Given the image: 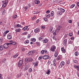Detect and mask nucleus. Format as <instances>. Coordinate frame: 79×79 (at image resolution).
Listing matches in <instances>:
<instances>
[{"instance_id":"ddd939ff","label":"nucleus","mask_w":79,"mask_h":79,"mask_svg":"<svg viewBox=\"0 0 79 79\" xmlns=\"http://www.w3.org/2000/svg\"><path fill=\"white\" fill-rule=\"evenodd\" d=\"M60 64L62 66H63L65 64V62H64V61H62V62H61Z\"/></svg>"},{"instance_id":"c9c22d12","label":"nucleus","mask_w":79,"mask_h":79,"mask_svg":"<svg viewBox=\"0 0 79 79\" xmlns=\"http://www.w3.org/2000/svg\"><path fill=\"white\" fill-rule=\"evenodd\" d=\"M17 17V15H14L13 16V18L14 19H16V18Z\"/></svg>"},{"instance_id":"49530a36","label":"nucleus","mask_w":79,"mask_h":79,"mask_svg":"<svg viewBox=\"0 0 79 79\" xmlns=\"http://www.w3.org/2000/svg\"><path fill=\"white\" fill-rule=\"evenodd\" d=\"M16 27H21V25L18 24H17L16 26Z\"/></svg>"},{"instance_id":"f8f14e48","label":"nucleus","mask_w":79,"mask_h":79,"mask_svg":"<svg viewBox=\"0 0 79 79\" xmlns=\"http://www.w3.org/2000/svg\"><path fill=\"white\" fill-rule=\"evenodd\" d=\"M33 60V59L32 58H29L28 59V63L29 62H32V61Z\"/></svg>"},{"instance_id":"ea45409f","label":"nucleus","mask_w":79,"mask_h":79,"mask_svg":"<svg viewBox=\"0 0 79 79\" xmlns=\"http://www.w3.org/2000/svg\"><path fill=\"white\" fill-rule=\"evenodd\" d=\"M60 60V56H58L56 59V60Z\"/></svg>"},{"instance_id":"1a4fd4ad","label":"nucleus","mask_w":79,"mask_h":79,"mask_svg":"<svg viewBox=\"0 0 79 79\" xmlns=\"http://www.w3.org/2000/svg\"><path fill=\"white\" fill-rule=\"evenodd\" d=\"M39 32H40V30L38 28H36L34 30V32L35 33H37Z\"/></svg>"},{"instance_id":"4c0bfd02","label":"nucleus","mask_w":79,"mask_h":79,"mask_svg":"<svg viewBox=\"0 0 79 79\" xmlns=\"http://www.w3.org/2000/svg\"><path fill=\"white\" fill-rule=\"evenodd\" d=\"M37 64H38V61H37L35 64L34 66H37Z\"/></svg>"},{"instance_id":"c85d7f7f","label":"nucleus","mask_w":79,"mask_h":79,"mask_svg":"<svg viewBox=\"0 0 79 79\" xmlns=\"http://www.w3.org/2000/svg\"><path fill=\"white\" fill-rule=\"evenodd\" d=\"M32 51H30L28 52V55L29 54L30 55H32Z\"/></svg>"},{"instance_id":"a19ab883","label":"nucleus","mask_w":79,"mask_h":79,"mask_svg":"<svg viewBox=\"0 0 79 79\" xmlns=\"http://www.w3.org/2000/svg\"><path fill=\"white\" fill-rule=\"evenodd\" d=\"M77 71H79V65H77Z\"/></svg>"},{"instance_id":"13d9d810","label":"nucleus","mask_w":79,"mask_h":79,"mask_svg":"<svg viewBox=\"0 0 79 79\" xmlns=\"http://www.w3.org/2000/svg\"><path fill=\"white\" fill-rule=\"evenodd\" d=\"M28 34V33H27V32H26L23 33V35H26V34Z\"/></svg>"},{"instance_id":"f704fd0d","label":"nucleus","mask_w":79,"mask_h":79,"mask_svg":"<svg viewBox=\"0 0 79 79\" xmlns=\"http://www.w3.org/2000/svg\"><path fill=\"white\" fill-rule=\"evenodd\" d=\"M3 43V40L0 38V45Z\"/></svg>"},{"instance_id":"a878e982","label":"nucleus","mask_w":79,"mask_h":79,"mask_svg":"<svg viewBox=\"0 0 79 79\" xmlns=\"http://www.w3.org/2000/svg\"><path fill=\"white\" fill-rule=\"evenodd\" d=\"M29 68V67H28V66L26 65L25 66L24 68V70H27V69H28V68Z\"/></svg>"},{"instance_id":"6ab92c4d","label":"nucleus","mask_w":79,"mask_h":79,"mask_svg":"<svg viewBox=\"0 0 79 79\" xmlns=\"http://www.w3.org/2000/svg\"><path fill=\"white\" fill-rule=\"evenodd\" d=\"M6 5H7V4L4 3L2 4V6L3 8H5Z\"/></svg>"},{"instance_id":"8fccbe9b","label":"nucleus","mask_w":79,"mask_h":79,"mask_svg":"<svg viewBox=\"0 0 79 79\" xmlns=\"http://www.w3.org/2000/svg\"><path fill=\"white\" fill-rule=\"evenodd\" d=\"M0 79H3V76L1 74H0Z\"/></svg>"},{"instance_id":"72a5a7b5","label":"nucleus","mask_w":79,"mask_h":79,"mask_svg":"<svg viewBox=\"0 0 79 79\" xmlns=\"http://www.w3.org/2000/svg\"><path fill=\"white\" fill-rule=\"evenodd\" d=\"M44 19L45 22H47L48 21V19L46 17L44 18Z\"/></svg>"},{"instance_id":"20e7f679","label":"nucleus","mask_w":79,"mask_h":79,"mask_svg":"<svg viewBox=\"0 0 79 79\" xmlns=\"http://www.w3.org/2000/svg\"><path fill=\"white\" fill-rule=\"evenodd\" d=\"M9 43H7L4 44L3 45V47L4 48H7L9 47Z\"/></svg>"},{"instance_id":"a211bd4d","label":"nucleus","mask_w":79,"mask_h":79,"mask_svg":"<svg viewBox=\"0 0 79 79\" xmlns=\"http://www.w3.org/2000/svg\"><path fill=\"white\" fill-rule=\"evenodd\" d=\"M7 38L9 40L11 39V35H8L7 36Z\"/></svg>"},{"instance_id":"39448f33","label":"nucleus","mask_w":79,"mask_h":79,"mask_svg":"<svg viewBox=\"0 0 79 79\" xmlns=\"http://www.w3.org/2000/svg\"><path fill=\"white\" fill-rule=\"evenodd\" d=\"M43 58L44 60H47L50 58V56H49L44 55L43 56Z\"/></svg>"},{"instance_id":"338daca9","label":"nucleus","mask_w":79,"mask_h":79,"mask_svg":"<svg viewBox=\"0 0 79 79\" xmlns=\"http://www.w3.org/2000/svg\"><path fill=\"white\" fill-rule=\"evenodd\" d=\"M71 40H74V37H72L71 38Z\"/></svg>"},{"instance_id":"2f4dec72","label":"nucleus","mask_w":79,"mask_h":79,"mask_svg":"<svg viewBox=\"0 0 79 79\" xmlns=\"http://www.w3.org/2000/svg\"><path fill=\"white\" fill-rule=\"evenodd\" d=\"M10 45H15L16 44V42H13L12 43H9Z\"/></svg>"},{"instance_id":"f03ea898","label":"nucleus","mask_w":79,"mask_h":79,"mask_svg":"<svg viewBox=\"0 0 79 79\" xmlns=\"http://www.w3.org/2000/svg\"><path fill=\"white\" fill-rule=\"evenodd\" d=\"M23 60H20L17 64L18 67H19V66H21L22 64H23Z\"/></svg>"},{"instance_id":"7c9ffc66","label":"nucleus","mask_w":79,"mask_h":79,"mask_svg":"<svg viewBox=\"0 0 79 79\" xmlns=\"http://www.w3.org/2000/svg\"><path fill=\"white\" fill-rule=\"evenodd\" d=\"M32 71V69L31 68H30L28 70V73H31V72Z\"/></svg>"},{"instance_id":"37998d69","label":"nucleus","mask_w":79,"mask_h":79,"mask_svg":"<svg viewBox=\"0 0 79 79\" xmlns=\"http://www.w3.org/2000/svg\"><path fill=\"white\" fill-rule=\"evenodd\" d=\"M28 43H29V40H27L25 41V44H28Z\"/></svg>"},{"instance_id":"09e8293b","label":"nucleus","mask_w":79,"mask_h":79,"mask_svg":"<svg viewBox=\"0 0 79 79\" xmlns=\"http://www.w3.org/2000/svg\"><path fill=\"white\" fill-rule=\"evenodd\" d=\"M69 44H73V42H72V41H71V40H69Z\"/></svg>"},{"instance_id":"5fc2aeb1","label":"nucleus","mask_w":79,"mask_h":79,"mask_svg":"<svg viewBox=\"0 0 79 79\" xmlns=\"http://www.w3.org/2000/svg\"><path fill=\"white\" fill-rule=\"evenodd\" d=\"M8 0H6L5 3L7 5L8 4Z\"/></svg>"},{"instance_id":"b1692460","label":"nucleus","mask_w":79,"mask_h":79,"mask_svg":"<svg viewBox=\"0 0 79 79\" xmlns=\"http://www.w3.org/2000/svg\"><path fill=\"white\" fill-rule=\"evenodd\" d=\"M39 40H43V39H44V37H40L39 38Z\"/></svg>"},{"instance_id":"aec40b11","label":"nucleus","mask_w":79,"mask_h":79,"mask_svg":"<svg viewBox=\"0 0 79 79\" xmlns=\"http://www.w3.org/2000/svg\"><path fill=\"white\" fill-rule=\"evenodd\" d=\"M53 15H54V12H53V11H52L51 13V17H53Z\"/></svg>"},{"instance_id":"de8ad7c7","label":"nucleus","mask_w":79,"mask_h":79,"mask_svg":"<svg viewBox=\"0 0 79 79\" xmlns=\"http://www.w3.org/2000/svg\"><path fill=\"white\" fill-rule=\"evenodd\" d=\"M5 10L4 9L2 12V14L5 15Z\"/></svg>"},{"instance_id":"e2e57ef3","label":"nucleus","mask_w":79,"mask_h":79,"mask_svg":"<svg viewBox=\"0 0 79 79\" xmlns=\"http://www.w3.org/2000/svg\"><path fill=\"white\" fill-rule=\"evenodd\" d=\"M32 52V54H33V53H35V50H34L33 51H31Z\"/></svg>"},{"instance_id":"5701e85b","label":"nucleus","mask_w":79,"mask_h":79,"mask_svg":"<svg viewBox=\"0 0 79 79\" xmlns=\"http://www.w3.org/2000/svg\"><path fill=\"white\" fill-rule=\"evenodd\" d=\"M3 46L1 45L0 46V50H3Z\"/></svg>"},{"instance_id":"4d7b16f0","label":"nucleus","mask_w":79,"mask_h":79,"mask_svg":"<svg viewBox=\"0 0 79 79\" xmlns=\"http://www.w3.org/2000/svg\"><path fill=\"white\" fill-rule=\"evenodd\" d=\"M33 13L35 14H38V13H39V12H38V13H37V12L35 11H33Z\"/></svg>"},{"instance_id":"9b49d317","label":"nucleus","mask_w":79,"mask_h":79,"mask_svg":"<svg viewBox=\"0 0 79 79\" xmlns=\"http://www.w3.org/2000/svg\"><path fill=\"white\" fill-rule=\"evenodd\" d=\"M56 60H54V61L53 62L52 64H51V65H53L54 66H56Z\"/></svg>"},{"instance_id":"c756f323","label":"nucleus","mask_w":79,"mask_h":79,"mask_svg":"<svg viewBox=\"0 0 79 79\" xmlns=\"http://www.w3.org/2000/svg\"><path fill=\"white\" fill-rule=\"evenodd\" d=\"M42 58H43V56H40L38 58V60H40L42 59Z\"/></svg>"},{"instance_id":"423d86ee","label":"nucleus","mask_w":79,"mask_h":79,"mask_svg":"<svg viewBox=\"0 0 79 79\" xmlns=\"http://www.w3.org/2000/svg\"><path fill=\"white\" fill-rule=\"evenodd\" d=\"M48 41H49V40H48V39H46L43 40V43L46 44L47 43H48Z\"/></svg>"},{"instance_id":"473e14b6","label":"nucleus","mask_w":79,"mask_h":79,"mask_svg":"<svg viewBox=\"0 0 79 79\" xmlns=\"http://www.w3.org/2000/svg\"><path fill=\"white\" fill-rule=\"evenodd\" d=\"M62 27L61 26H60L57 27V30H60V29H61Z\"/></svg>"},{"instance_id":"6e6552de","label":"nucleus","mask_w":79,"mask_h":79,"mask_svg":"<svg viewBox=\"0 0 79 79\" xmlns=\"http://www.w3.org/2000/svg\"><path fill=\"white\" fill-rule=\"evenodd\" d=\"M67 41H68V40L65 39L64 41L63 45L64 46H66V43H67Z\"/></svg>"},{"instance_id":"412c9836","label":"nucleus","mask_w":79,"mask_h":79,"mask_svg":"<svg viewBox=\"0 0 79 79\" xmlns=\"http://www.w3.org/2000/svg\"><path fill=\"white\" fill-rule=\"evenodd\" d=\"M18 56V54L17 53L15 55L13 56V58H16Z\"/></svg>"},{"instance_id":"69168bd1","label":"nucleus","mask_w":79,"mask_h":79,"mask_svg":"<svg viewBox=\"0 0 79 79\" xmlns=\"http://www.w3.org/2000/svg\"><path fill=\"white\" fill-rule=\"evenodd\" d=\"M41 27L42 29H45V26H42Z\"/></svg>"},{"instance_id":"c03bdc74","label":"nucleus","mask_w":79,"mask_h":79,"mask_svg":"<svg viewBox=\"0 0 79 79\" xmlns=\"http://www.w3.org/2000/svg\"><path fill=\"white\" fill-rule=\"evenodd\" d=\"M28 7H25L24 8V9L25 10V11H26V10H27V9H28Z\"/></svg>"},{"instance_id":"cd10ccee","label":"nucleus","mask_w":79,"mask_h":79,"mask_svg":"<svg viewBox=\"0 0 79 79\" xmlns=\"http://www.w3.org/2000/svg\"><path fill=\"white\" fill-rule=\"evenodd\" d=\"M75 56H78L79 55V52H75Z\"/></svg>"},{"instance_id":"4be33fe9","label":"nucleus","mask_w":79,"mask_h":79,"mask_svg":"<svg viewBox=\"0 0 79 79\" xmlns=\"http://www.w3.org/2000/svg\"><path fill=\"white\" fill-rule=\"evenodd\" d=\"M20 31H21V29L20 28H18L16 29L15 30V31L17 32H19Z\"/></svg>"},{"instance_id":"774afa93","label":"nucleus","mask_w":79,"mask_h":79,"mask_svg":"<svg viewBox=\"0 0 79 79\" xmlns=\"http://www.w3.org/2000/svg\"><path fill=\"white\" fill-rule=\"evenodd\" d=\"M77 5L78 6H79V2H77Z\"/></svg>"},{"instance_id":"e433bc0d","label":"nucleus","mask_w":79,"mask_h":79,"mask_svg":"<svg viewBox=\"0 0 79 79\" xmlns=\"http://www.w3.org/2000/svg\"><path fill=\"white\" fill-rule=\"evenodd\" d=\"M21 74H18L17 76V78H19V77H21Z\"/></svg>"},{"instance_id":"79ce46f5","label":"nucleus","mask_w":79,"mask_h":79,"mask_svg":"<svg viewBox=\"0 0 79 79\" xmlns=\"http://www.w3.org/2000/svg\"><path fill=\"white\" fill-rule=\"evenodd\" d=\"M53 28L52 27H51L50 29V30L51 31V32L52 33L53 32V31H52V30L53 29Z\"/></svg>"},{"instance_id":"4468645a","label":"nucleus","mask_w":79,"mask_h":79,"mask_svg":"<svg viewBox=\"0 0 79 79\" xmlns=\"http://www.w3.org/2000/svg\"><path fill=\"white\" fill-rule=\"evenodd\" d=\"M10 32V31H9V30H7L5 32H4L3 34L4 35V36H5L6 35V34H7L8 32Z\"/></svg>"},{"instance_id":"58836bf2","label":"nucleus","mask_w":79,"mask_h":79,"mask_svg":"<svg viewBox=\"0 0 79 79\" xmlns=\"http://www.w3.org/2000/svg\"><path fill=\"white\" fill-rule=\"evenodd\" d=\"M69 37H71L73 35V34L71 33H70L69 34Z\"/></svg>"},{"instance_id":"864d4df0","label":"nucleus","mask_w":79,"mask_h":79,"mask_svg":"<svg viewBox=\"0 0 79 79\" xmlns=\"http://www.w3.org/2000/svg\"><path fill=\"white\" fill-rule=\"evenodd\" d=\"M25 48H22V50L23 52L25 51Z\"/></svg>"},{"instance_id":"7ed1b4c3","label":"nucleus","mask_w":79,"mask_h":79,"mask_svg":"<svg viewBox=\"0 0 79 79\" xmlns=\"http://www.w3.org/2000/svg\"><path fill=\"white\" fill-rule=\"evenodd\" d=\"M51 52H54L56 50V46L55 45H53L51 47Z\"/></svg>"},{"instance_id":"680f3d73","label":"nucleus","mask_w":79,"mask_h":79,"mask_svg":"<svg viewBox=\"0 0 79 79\" xmlns=\"http://www.w3.org/2000/svg\"><path fill=\"white\" fill-rule=\"evenodd\" d=\"M70 63V61H69V60L67 61V64H69Z\"/></svg>"},{"instance_id":"bb28decb","label":"nucleus","mask_w":79,"mask_h":79,"mask_svg":"<svg viewBox=\"0 0 79 79\" xmlns=\"http://www.w3.org/2000/svg\"><path fill=\"white\" fill-rule=\"evenodd\" d=\"M75 6V4H72L71 5L70 7V8H74Z\"/></svg>"},{"instance_id":"bf43d9fd","label":"nucleus","mask_w":79,"mask_h":79,"mask_svg":"<svg viewBox=\"0 0 79 79\" xmlns=\"http://www.w3.org/2000/svg\"><path fill=\"white\" fill-rule=\"evenodd\" d=\"M25 61H28V59H27V58H25Z\"/></svg>"},{"instance_id":"603ef678","label":"nucleus","mask_w":79,"mask_h":79,"mask_svg":"<svg viewBox=\"0 0 79 79\" xmlns=\"http://www.w3.org/2000/svg\"><path fill=\"white\" fill-rule=\"evenodd\" d=\"M36 44L37 45V46H39V45H40V43H39V42H36Z\"/></svg>"},{"instance_id":"0e129e2a","label":"nucleus","mask_w":79,"mask_h":79,"mask_svg":"<svg viewBox=\"0 0 79 79\" xmlns=\"http://www.w3.org/2000/svg\"><path fill=\"white\" fill-rule=\"evenodd\" d=\"M61 67H63V66H61V64H60L59 66V68H61Z\"/></svg>"},{"instance_id":"052dcab7","label":"nucleus","mask_w":79,"mask_h":79,"mask_svg":"<svg viewBox=\"0 0 79 79\" xmlns=\"http://www.w3.org/2000/svg\"><path fill=\"white\" fill-rule=\"evenodd\" d=\"M77 62H78L77 60H74V63H77Z\"/></svg>"},{"instance_id":"9d476101","label":"nucleus","mask_w":79,"mask_h":79,"mask_svg":"<svg viewBox=\"0 0 79 79\" xmlns=\"http://www.w3.org/2000/svg\"><path fill=\"white\" fill-rule=\"evenodd\" d=\"M61 51L62 52V53L63 52L64 53H66V50H65L64 48H61Z\"/></svg>"},{"instance_id":"393cba45","label":"nucleus","mask_w":79,"mask_h":79,"mask_svg":"<svg viewBox=\"0 0 79 79\" xmlns=\"http://www.w3.org/2000/svg\"><path fill=\"white\" fill-rule=\"evenodd\" d=\"M31 41H32V42H35V41H36V39L34 38H33L31 39Z\"/></svg>"},{"instance_id":"3c124183","label":"nucleus","mask_w":79,"mask_h":79,"mask_svg":"<svg viewBox=\"0 0 79 79\" xmlns=\"http://www.w3.org/2000/svg\"><path fill=\"white\" fill-rule=\"evenodd\" d=\"M68 22L69 23H72V20H69L68 21Z\"/></svg>"},{"instance_id":"f257e3e1","label":"nucleus","mask_w":79,"mask_h":79,"mask_svg":"<svg viewBox=\"0 0 79 79\" xmlns=\"http://www.w3.org/2000/svg\"><path fill=\"white\" fill-rule=\"evenodd\" d=\"M44 53H45V54H47V53H48L47 50L46 49L43 50L40 52L41 55H44Z\"/></svg>"},{"instance_id":"f3484780","label":"nucleus","mask_w":79,"mask_h":79,"mask_svg":"<svg viewBox=\"0 0 79 79\" xmlns=\"http://www.w3.org/2000/svg\"><path fill=\"white\" fill-rule=\"evenodd\" d=\"M60 11H61L62 13H64L65 12V10L64 9H63L62 8H60Z\"/></svg>"},{"instance_id":"6e6d98bb","label":"nucleus","mask_w":79,"mask_h":79,"mask_svg":"<svg viewBox=\"0 0 79 79\" xmlns=\"http://www.w3.org/2000/svg\"><path fill=\"white\" fill-rule=\"evenodd\" d=\"M47 18H50V15L49 14L48 15H46Z\"/></svg>"},{"instance_id":"2eb2a0df","label":"nucleus","mask_w":79,"mask_h":79,"mask_svg":"<svg viewBox=\"0 0 79 79\" xmlns=\"http://www.w3.org/2000/svg\"><path fill=\"white\" fill-rule=\"evenodd\" d=\"M57 15L58 16L61 15H62V13L60 11H58L57 12Z\"/></svg>"},{"instance_id":"dca6fc26","label":"nucleus","mask_w":79,"mask_h":79,"mask_svg":"<svg viewBox=\"0 0 79 79\" xmlns=\"http://www.w3.org/2000/svg\"><path fill=\"white\" fill-rule=\"evenodd\" d=\"M35 4H39L40 3V1L37 0H35Z\"/></svg>"},{"instance_id":"a18cd8bd","label":"nucleus","mask_w":79,"mask_h":79,"mask_svg":"<svg viewBox=\"0 0 79 79\" xmlns=\"http://www.w3.org/2000/svg\"><path fill=\"white\" fill-rule=\"evenodd\" d=\"M50 70H48V71H47L46 74H49V73H50Z\"/></svg>"},{"instance_id":"0eeeda50","label":"nucleus","mask_w":79,"mask_h":79,"mask_svg":"<svg viewBox=\"0 0 79 79\" xmlns=\"http://www.w3.org/2000/svg\"><path fill=\"white\" fill-rule=\"evenodd\" d=\"M58 52L57 50H56L55 51V53H54V56L55 57H57V56H58Z\"/></svg>"}]
</instances>
